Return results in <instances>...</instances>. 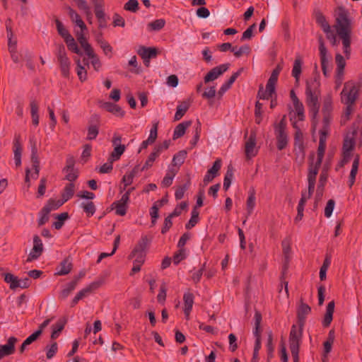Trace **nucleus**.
I'll return each mask as SVG.
<instances>
[{
  "mask_svg": "<svg viewBox=\"0 0 362 362\" xmlns=\"http://www.w3.org/2000/svg\"><path fill=\"white\" fill-rule=\"evenodd\" d=\"M336 20L337 23L334 27L337 35L341 40L343 52L345 54V57L349 59L351 42V21L347 18L345 11L341 8H339Z\"/></svg>",
  "mask_w": 362,
  "mask_h": 362,
  "instance_id": "obj_1",
  "label": "nucleus"
},
{
  "mask_svg": "<svg viewBox=\"0 0 362 362\" xmlns=\"http://www.w3.org/2000/svg\"><path fill=\"white\" fill-rule=\"evenodd\" d=\"M320 82L317 77L306 82L305 96L306 103L309 107V112L313 120V128H315L316 119L319 112L320 95Z\"/></svg>",
  "mask_w": 362,
  "mask_h": 362,
  "instance_id": "obj_2",
  "label": "nucleus"
},
{
  "mask_svg": "<svg viewBox=\"0 0 362 362\" xmlns=\"http://www.w3.org/2000/svg\"><path fill=\"white\" fill-rule=\"evenodd\" d=\"M151 242V240L147 235H142L129 255V259H132L134 262L138 263H144Z\"/></svg>",
  "mask_w": 362,
  "mask_h": 362,
  "instance_id": "obj_3",
  "label": "nucleus"
},
{
  "mask_svg": "<svg viewBox=\"0 0 362 362\" xmlns=\"http://www.w3.org/2000/svg\"><path fill=\"white\" fill-rule=\"evenodd\" d=\"M281 68L278 66L274 69L267 81L266 88H260L258 91V97L260 99H269L275 93L276 84L278 80Z\"/></svg>",
  "mask_w": 362,
  "mask_h": 362,
  "instance_id": "obj_4",
  "label": "nucleus"
},
{
  "mask_svg": "<svg viewBox=\"0 0 362 362\" xmlns=\"http://www.w3.org/2000/svg\"><path fill=\"white\" fill-rule=\"evenodd\" d=\"M358 95V88L353 82L344 84L341 93V100L343 104L354 105Z\"/></svg>",
  "mask_w": 362,
  "mask_h": 362,
  "instance_id": "obj_5",
  "label": "nucleus"
},
{
  "mask_svg": "<svg viewBox=\"0 0 362 362\" xmlns=\"http://www.w3.org/2000/svg\"><path fill=\"white\" fill-rule=\"evenodd\" d=\"M322 163H317V158H315V153L310 156V163L308 174V191L314 192L316 182V176Z\"/></svg>",
  "mask_w": 362,
  "mask_h": 362,
  "instance_id": "obj_6",
  "label": "nucleus"
},
{
  "mask_svg": "<svg viewBox=\"0 0 362 362\" xmlns=\"http://www.w3.org/2000/svg\"><path fill=\"white\" fill-rule=\"evenodd\" d=\"M301 339V329L297 330L293 326L289 336V348L293 358V362H298L299 346Z\"/></svg>",
  "mask_w": 362,
  "mask_h": 362,
  "instance_id": "obj_7",
  "label": "nucleus"
},
{
  "mask_svg": "<svg viewBox=\"0 0 362 362\" xmlns=\"http://www.w3.org/2000/svg\"><path fill=\"white\" fill-rule=\"evenodd\" d=\"M57 57L60 66L62 75L65 77H68L70 74L71 62L67 56L64 45H62L58 47Z\"/></svg>",
  "mask_w": 362,
  "mask_h": 362,
  "instance_id": "obj_8",
  "label": "nucleus"
},
{
  "mask_svg": "<svg viewBox=\"0 0 362 362\" xmlns=\"http://www.w3.org/2000/svg\"><path fill=\"white\" fill-rule=\"evenodd\" d=\"M4 281L10 288L15 290L18 288H26L30 286L31 281L28 277L19 279L11 273H6L4 275Z\"/></svg>",
  "mask_w": 362,
  "mask_h": 362,
  "instance_id": "obj_9",
  "label": "nucleus"
},
{
  "mask_svg": "<svg viewBox=\"0 0 362 362\" xmlns=\"http://www.w3.org/2000/svg\"><path fill=\"white\" fill-rule=\"evenodd\" d=\"M286 122L285 116L281 119L279 124L274 127L275 134L277 139V148L279 150L284 149L288 144V136L285 132Z\"/></svg>",
  "mask_w": 362,
  "mask_h": 362,
  "instance_id": "obj_10",
  "label": "nucleus"
},
{
  "mask_svg": "<svg viewBox=\"0 0 362 362\" xmlns=\"http://www.w3.org/2000/svg\"><path fill=\"white\" fill-rule=\"evenodd\" d=\"M8 47L11 57L14 63L21 62V54L17 51V39L13 36L11 28L6 25Z\"/></svg>",
  "mask_w": 362,
  "mask_h": 362,
  "instance_id": "obj_11",
  "label": "nucleus"
},
{
  "mask_svg": "<svg viewBox=\"0 0 362 362\" xmlns=\"http://www.w3.org/2000/svg\"><path fill=\"white\" fill-rule=\"evenodd\" d=\"M317 23L321 26L323 31L326 33L327 38L331 42L333 46L338 45L337 36L331 30L328 23L326 21L325 18L320 13L316 16Z\"/></svg>",
  "mask_w": 362,
  "mask_h": 362,
  "instance_id": "obj_12",
  "label": "nucleus"
},
{
  "mask_svg": "<svg viewBox=\"0 0 362 362\" xmlns=\"http://www.w3.org/2000/svg\"><path fill=\"white\" fill-rule=\"evenodd\" d=\"M324 127L320 131V139H319V146L317 148V153L315 154V158H317V163H322V158L324 157L325 148H326V141L328 134V125L329 124L324 123Z\"/></svg>",
  "mask_w": 362,
  "mask_h": 362,
  "instance_id": "obj_13",
  "label": "nucleus"
},
{
  "mask_svg": "<svg viewBox=\"0 0 362 362\" xmlns=\"http://www.w3.org/2000/svg\"><path fill=\"white\" fill-rule=\"evenodd\" d=\"M335 62L337 64L335 83L337 88H338L341 86L344 78L346 59L341 54L337 53L335 56Z\"/></svg>",
  "mask_w": 362,
  "mask_h": 362,
  "instance_id": "obj_14",
  "label": "nucleus"
},
{
  "mask_svg": "<svg viewBox=\"0 0 362 362\" xmlns=\"http://www.w3.org/2000/svg\"><path fill=\"white\" fill-rule=\"evenodd\" d=\"M355 134L356 131H354L351 134L346 135L343 144V162L345 163L351 158V151L354 150L355 146Z\"/></svg>",
  "mask_w": 362,
  "mask_h": 362,
  "instance_id": "obj_15",
  "label": "nucleus"
},
{
  "mask_svg": "<svg viewBox=\"0 0 362 362\" xmlns=\"http://www.w3.org/2000/svg\"><path fill=\"white\" fill-rule=\"evenodd\" d=\"M293 107L289 112L290 119L292 122L293 128H297L298 122L304 120V107L302 103L293 104Z\"/></svg>",
  "mask_w": 362,
  "mask_h": 362,
  "instance_id": "obj_16",
  "label": "nucleus"
},
{
  "mask_svg": "<svg viewBox=\"0 0 362 362\" xmlns=\"http://www.w3.org/2000/svg\"><path fill=\"white\" fill-rule=\"evenodd\" d=\"M333 110V98L332 93H327L322 100V113L324 123L329 124L331 119V113Z\"/></svg>",
  "mask_w": 362,
  "mask_h": 362,
  "instance_id": "obj_17",
  "label": "nucleus"
},
{
  "mask_svg": "<svg viewBox=\"0 0 362 362\" xmlns=\"http://www.w3.org/2000/svg\"><path fill=\"white\" fill-rule=\"evenodd\" d=\"M129 201V192H126L117 202H115L112 206L115 210V213L119 216H124L127 213L128 203Z\"/></svg>",
  "mask_w": 362,
  "mask_h": 362,
  "instance_id": "obj_18",
  "label": "nucleus"
},
{
  "mask_svg": "<svg viewBox=\"0 0 362 362\" xmlns=\"http://www.w3.org/2000/svg\"><path fill=\"white\" fill-rule=\"evenodd\" d=\"M230 67V64H223L213 68L204 76V82L209 83L217 79L220 76L225 73Z\"/></svg>",
  "mask_w": 362,
  "mask_h": 362,
  "instance_id": "obj_19",
  "label": "nucleus"
},
{
  "mask_svg": "<svg viewBox=\"0 0 362 362\" xmlns=\"http://www.w3.org/2000/svg\"><path fill=\"white\" fill-rule=\"evenodd\" d=\"M258 153V148L256 146V136L254 134H250L245 144V153L247 159L254 158Z\"/></svg>",
  "mask_w": 362,
  "mask_h": 362,
  "instance_id": "obj_20",
  "label": "nucleus"
},
{
  "mask_svg": "<svg viewBox=\"0 0 362 362\" xmlns=\"http://www.w3.org/2000/svg\"><path fill=\"white\" fill-rule=\"evenodd\" d=\"M74 60L76 65V71L77 76H78L79 80L81 82L86 81L87 69H86V66H89V62H88L87 59L84 58L83 59V62H82L78 57H75L74 58Z\"/></svg>",
  "mask_w": 362,
  "mask_h": 362,
  "instance_id": "obj_21",
  "label": "nucleus"
},
{
  "mask_svg": "<svg viewBox=\"0 0 362 362\" xmlns=\"http://www.w3.org/2000/svg\"><path fill=\"white\" fill-rule=\"evenodd\" d=\"M43 251V244L39 236L35 235L33 237V247L30 250L28 261L31 262L34 259H37L42 254Z\"/></svg>",
  "mask_w": 362,
  "mask_h": 362,
  "instance_id": "obj_22",
  "label": "nucleus"
},
{
  "mask_svg": "<svg viewBox=\"0 0 362 362\" xmlns=\"http://www.w3.org/2000/svg\"><path fill=\"white\" fill-rule=\"evenodd\" d=\"M68 13L71 22L75 25V29L78 31L87 32L88 28L80 15L71 8H68Z\"/></svg>",
  "mask_w": 362,
  "mask_h": 362,
  "instance_id": "obj_23",
  "label": "nucleus"
},
{
  "mask_svg": "<svg viewBox=\"0 0 362 362\" xmlns=\"http://www.w3.org/2000/svg\"><path fill=\"white\" fill-rule=\"evenodd\" d=\"M18 339L15 337H11L8 339L6 344L0 345V358L13 354L15 351V345Z\"/></svg>",
  "mask_w": 362,
  "mask_h": 362,
  "instance_id": "obj_24",
  "label": "nucleus"
},
{
  "mask_svg": "<svg viewBox=\"0 0 362 362\" xmlns=\"http://www.w3.org/2000/svg\"><path fill=\"white\" fill-rule=\"evenodd\" d=\"M137 53L143 59L145 65L148 66L150 59L156 57L157 49L155 47L141 46L138 49Z\"/></svg>",
  "mask_w": 362,
  "mask_h": 362,
  "instance_id": "obj_25",
  "label": "nucleus"
},
{
  "mask_svg": "<svg viewBox=\"0 0 362 362\" xmlns=\"http://www.w3.org/2000/svg\"><path fill=\"white\" fill-rule=\"evenodd\" d=\"M303 66V59L300 55L297 54L293 62V68L291 71V76L295 78V83L296 84H298L300 82Z\"/></svg>",
  "mask_w": 362,
  "mask_h": 362,
  "instance_id": "obj_26",
  "label": "nucleus"
},
{
  "mask_svg": "<svg viewBox=\"0 0 362 362\" xmlns=\"http://www.w3.org/2000/svg\"><path fill=\"white\" fill-rule=\"evenodd\" d=\"M221 160L220 159H217L213 164V166L208 170L206 174L204 177V182L205 185H207L209 182L213 180L214 177H216L218 175V172L221 169Z\"/></svg>",
  "mask_w": 362,
  "mask_h": 362,
  "instance_id": "obj_27",
  "label": "nucleus"
},
{
  "mask_svg": "<svg viewBox=\"0 0 362 362\" xmlns=\"http://www.w3.org/2000/svg\"><path fill=\"white\" fill-rule=\"evenodd\" d=\"M74 161L73 158H69L66 161V165L64 169L66 179L70 182L74 181L78 177V172L74 168Z\"/></svg>",
  "mask_w": 362,
  "mask_h": 362,
  "instance_id": "obj_28",
  "label": "nucleus"
},
{
  "mask_svg": "<svg viewBox=\"0 0 362 362\" xmlns=\"http://www.w3.org/2000/svg\"><path fill=\"white\" fill-rule=\"evenodd\" d=\"M184 300V313L187 320H189V315L194 304V296L191 293H185L183 296Z\"/></svg>",
  "mask_w": 362,
  "mask_h": 362,
  "instance_id": "obj_29",
  "label": "nucleus"
},
{
  "mask_svg": "<svg viewBox=\"0 0 362 362\" xmlns=\"http://www.w3.org/2000/svg\"><path fill=\"white\" fill-rule=\"evenodd\" d=\"M311 309L309 305L305 303H301L298 309V317L300 322V327L297 328L296 325H294L297 330L301 329V332L303 331V326L304 324V321L305 320L306 316L310 313Z\"/></svg>",
  "mask_w": 362,
  "mask_h": 362,
  "instance_id": "obj_30",
  "label": "nucleus"
},
{
  "mask_svg": "<svg viewBox=\"0 0 362 362\" xmlns=\"http://www.w3.org/2000/svg\"><path fill=\"white\" fill-rule=\"evenodd\" d=\"M86 33L87 32L78 31V29L74 30L76 39L78 43L81 45V47L83 49L85 53L93 49L91 45L87 41Z\"/></svg>",
  "mask_w": 362,
  "mask_h": 362,
  "instance_id": "obj_31",
  "label": "nucleus"
},
{
  "mask_svg": "<svg viewBox=\"0 0 362 362\" xmlns=\"http://www.w3.org/2000/svg\"><path fill=\"white\" fill-rule=\"evenodd\" d=\"M101 107L106 110L107 112L112 113L115 116L123 117L124 116V111L117 105L110 103L105 102L101 105Z\"/></svg>",
  "mask_w": 362,
  "mask_h": 362,
  "instance_id": "obj_32",
  "label": "nucleus"
},
{
  "mask_svg": "<svg viewBox=\"0 0 362 362\" xmlns=\"http://www.w3.org/2000/svg\"><path fill=\"white\" fill-rule=\"evenodd\" d=\"M243 70V69L241 68L236 72L233 73V75L230 77V78L222 84L218 90V94L220 95H223L230 88V86L235 81L237 78L241 74Z\"/></svg>",
  "mask_w": 362,
  "mask_h": 362,
  "instance_id": "obj_33",
  "label": "nucleus"
},
{
  "mask_svg": "<svg viewBox=\"0 0 362 362\" xmlns=\"http://www.w3.org/2000/svg\"><path fill=\"white\" fill-rule=\"evenodd\" d=\"M177 173V169L174 167H168L167 173L161 182L163 187H168L173 184L175 176Z\"/></svg>",
  "mask_w": 362,
  "mask_h": 362,
  "instance_id": "obj_34",
  "label": "nucleus"
},
{
  "mask_svg": "<svg viewBox=\"0 0 362 362\" xmlns=\"http://www.w3.org/2000/svg\"><path fill=\"white\" fill-rule=\"evenodd\" d=\"M162 152V147H155L153 151L150 153L148 158L146 159L144 166L142 167V170H147L151 168L156 158L160 156Z\"/></svg>",
  "mask_w": 362,
  "mask_h": 362,
  "instance_id": "obj_35",
  "label": "nucleus"
},
{
  "mask_svg": "<svg viewBox=\"0 0 362 362\" xmlns=\"http://www.w3.org/2000/svg\"><path fill=\"white\" fill-rule=\"evenodd\" d=\"M40 166H33L31 169L27 168L25 170V181L27 185L26 189L28 190L30 186V181L31 179L36 180L39 176Z\"/></svg>",
  "mask_w": 362,
  "mask_h": 362,
  "instance_id": "obj_36",
  "label": "nucleus"
},
{
  "mask_svg": "<svg viewBox=\"0 0 362 362\" xmlns=\"http://www.w3.org/2000/svg\"><path fill=\"white\" fill-rule=\"evenodd\" d=\"M78 8L86 15L87 21L91 23L93 14L86 0H74Z\"/></svg>",
  "mask_w": 362,
  "mask_h": 362,
  "instance_id": "obj_37",
  "label": "nucleus"
},
{
  "mask_svg": "<svg viewBox=\"0 0 362 362\" xmlns=\"http://www.w3.org/2000/svg\"><path fill=\"white\" fill-rule=\"evenodd\" d=\"M359 160H360L359 156L356 155L354 157V161H353V163L351 165V169L349 181H348L349 185L350 187H351L355 182L356 176L357 175L358 170Z\"/></svg>",
  "mask_w": 362,
  "mask_h": 362,
  "instance_id": "obj_38",
  "label": "nucleus"
},
{
  "mask_svg": "<svg viewBox=\"0 0 362 362\" xmlns=\"http://www.w3.org/2000/svg\"><path fill=\"white\" fill-rule=\"evenodd\" d=\"M79 279V276L75 277L74 280L68 283L61 291L59 297L62 299L66 298L70 293L76 288Z\"/></svg>",
  "mask_w": 362,
  "mask_h": 362,
  "instance_id": "obj_39",
  "label": "nucleus"
},
{
  "mask_svg": "<svg viewBox=\"0 0 362 362\" xmlns=\"http://www.w3.org/2000/svg\"><path fill=\"white\" fill-rule=\"evenodd\" d=\"M187 157V151H180L177 153H176L172 160V165L169 167H174L179 170L181 165L185 162V158Z\"/></svg>",
  "mask_w": 362,
  "mask_h": 362,
  "instance_id": "obj_40",
  "label": "nucleus"
},
{
  "mask_svg": "<svg viewBox=\"0 0 362 362\" xmlns=\"http://www.w3.org/2000/svg\"><path fill=\"white\" fill-rule=\"evenodd\" d=\"M334 310V302L330 301L326 308V313L324 317L322 324L325 327L330 325L332 320L333 313Z\"/></svg>",
  "mask_w": 362,
  "mask_h": 362,
  "instance_id": "obj_41",
  "label": "nucleus"
},
{
  "mask_svg": "<svg viewBox=\"0 0 362 362\" xmlns=\"http://www.w3.org/2000/svg\"><path fill=\"white\" fill-rule=\"evenodd\" d=\"M191 125V122L189 121H187V122H183L180 124H179L175 128V130H174V133H173V139L175 140L181 136H182L185 132H186V129Z\"/></svg>",
  "mask_w": 362,
  "mask_h": 362,
  "instance_id": "obj_42",
  "label": "nucleus"
},
{
  "mask_svg": "<svg viewBox=\"0 0 362 362\" xmlns=\"http://www.w3.org/2000/svg\"><path fill=\"white\" fill-rule=\"evenodd\" d=\"M256 206V197L254 192L249 193L246 202V212L248 217L252 214Z\"/></svg>",
  "mask_w": 362,
  "mask_h": 362,
  "instance_id": "obj_43",
  "label": "nucleus"
},
{
  "mask_svg": "<svg viewBox=\"0 0 362 362\" xmlns=\"http://www.w3.org/2000/svg\"><path fill=\"white\" fill-rule=\"evenodd\" d=\"M22 147L18 140H16L13 146V160L17 167L21 165Z\"/></svg>",
  "mask_w": 362,
  "mask_h": 362,
  "instance_id": "obj_44",
  "label": "nucleus"
},
{
  "mask_svg": "<svg viewBox=\"0 0 362 362\" xmlns=\"http://www.w3.org/2000/svg\"><path fill=\"white\" fill-rule=\"evenodd\" d=\"M80 206L88 217L92 216L95 212V206L92 201H83Z\"/></svg>",
  "mask_w": 362,
  "mask_h": 362,
  "instance_id": "obj_45",
  "label": "nucleus"
},
{
  "mask_svg": "<svg viewBox=\"0 0 362 362\" xmlns=\"http://www.w3.org/2000/svg\"><path fill=\"white\" fill-rule=\"evenodd\" d=\"M87 58L90 60V64L93 66L95 71H99L101 67V62L97 56V54L94 52L93 49L85 53Z\"/></svg>",
  "mask_w": 362,
  "mask_h": 362,
  "instance_id": "obj_46",
  "label": "nucleus"
},
{
  "mask_svg": "<svg viewBox=\"0 0 362 362\" xmlns=\"http://www.w3.org/2000/svg\"><path fill=\"white\" fill-rule=\"evenodd\" d=\"M189 107V103L187 101H184L179 104L175 114V120H180L185 115Z\"/></svg>",
  "mask_w": 362,
  "mask_h": 362,
  "instance_id": "obj_47",
  "label": "nucleus"
},
{
  "mask_svg": "<svg viewBox=\"0 0 362 362\" xmlns=\"http://www.w3.org/2000/svg\"><path fill=\"white\" fill-rule=\"evenodd\" d=\"M74 191L75 187L73 183H69L66 185L64 189V192L62 194V200L64 202V203L67 202L73 197Z\"/></svg>",
  "mask_w": 362,
  "mask_h": 362,
  "instance_id": "obj_48",
  "label": "nucleus"
},
{
  "mask_svg": "<svg viewBox=\"0 0 362 362\" xmlns=\"http://www.w3.org/2000/svg\"><path fill=\"white\" fill-rule=\"evenodd\" d=\"M64 42H66L68 49L71 52H72L75 54H77L78 55L82 54V53L78 46L77 42H76L75 39L72 37V35L70 36L69 37H68L67 39H66L64 40Z\"/></svg>",
  "mask_w": 362,
  "mask_h": 362,
  "instance_id": "obj_49",
  "label": "nucleus"
},
{
  "mask_svg": "<svg viewBox=\"0 0 362 362\" xmlns=\"http://www.w3.org/2000/svg\"><path fill=\"white\" fill-rule=\"evenodd\" d=\"M50 209L48 206H44L39 213V218L37 220L38 225L42 226L45 225L49 218Z\"/></svg>",
  "mask_w": 362,
  "mask_h": 362,
  "instance_id": "obj_50",
  "label": "nucleus"
},
{
  "mask_svg": "<svg viewBox=\"0 0 362 362\" xmlns=\"http://www.w3.org/2000/svg\"><path fill=\"white\" fill-rule=\"evenodd\" d=\"M55 218H56V221L53 223L52 226L55 229L59 230V229L62 228V227L64 224V222L69 218L68 213L64 212V213L58 214L57 216H56Z\"/></svg>",
  "mask_w": 362,
  "mask_h": 362,
  "instance_id": "obj_51",
  "label": "nucleus"
},
{
  "mask_svg": "<svg viewBox=\"0 0 362 362\" xmlns=\"http://www.w3.org/2000/svg\"><path fill=\"white\" fill-rule=\"evenodd\" d=\"M199 212L198 211L197 209L194 208L191 213V218L185 225L187 229H191L199 222Z\"/></svg>",
  "mask_w": 362,
  "mask_h": 362,
  "instance_id": "obj_52",
  "label": "nucleus"
},
{
  "mask_svg": "<svg viewBox=\"0 0 362 362\" xmlns=\"http://www.w3.org/2000/svg\"><path fill=\"white\" fill-rule=\"evenodd\" d=\"M126 147L125 146H114V149L111 154L110 155V158L111 160L117 161L118 160L121 156L124 153L125 151Z\"/></svg>",
  "mask_w": 362,
  "mask_h": 362,
  "instance_id": "obj_53",
  "label": "nucleus"
},
{
  "mask_svg": "<svg viewBox=\"0 0 362 362\" xmlns=\"http://www.w3.org/2000/svg\"><path fill=\"white\" fill-rule=\"evenodd\" d=\"M71 264L68 260H64L59 265L57 274L59 275H66L71 272Z\"/></svg>",
  "mask_w": 362,
  "mask_h": 362,
  "instance_id": "obj_54",
  "label": "nucleus"
},
{
  "mask_svg": "<svg viewBox=\"0 0 362 362\" xmlns=\"http://www.w3.org/2000/svg\"><path fill=\"white\" fill-rule=\"evenodd\" d=\"M98 287V284L96 282H93L89 284L88 286L83 288L81 291H79L77 294L81 296L83 299L86 296H87L92 291L96 289Z\"/></svg>",
  "mask_w": 362,
  "mask_h": 362,
  "instance_id": "obj_55",
  "label": "nucleus"
},
{
  "mask_svg": "<svg viewBox=\"0 0 362 362\" xmlns=\"http://www.w3.org/2000/svg\"><path fill=\"white\" fill-rule=\"evenodd\" d=\"M56 26L58 33L63 37L64 40L71 36L68 30L64 27L60 21L56 20Z\"/></svg>",
  "mask_w": 362,
  "mask_h": 362,
  "instance_id": "obj_56",
  "label": "nucleus"
},
{
  "mask_svg": "<svg viewBox=\"0 0 362 362\" xmlns=\"http://www.w3.org/2000/svg\"><path fill=\"white\" fill-rule=\"evenodd\" d=\"M331 259L330 257H327L320 269V279L323 281L326 279L327 272L330 266Z\"/></svg>",
  "mask_w": 362,
  "mask_h": 362,
  "instance_id": "obj_57",
  "label": "nucleus"
},
{
  "mask_svg": "<svg viewBox=\"0 0 362 362\" xmlns=\"http://www.w3.org/2000/svg\"><path fill=\"white\" fill-rule=\"evenodd\" d=\"M135 175V170H132L130 172L125 173L122 180V182L124 185V188H126L127 186L130 185L133 182Z\"/></svg>",
  "mask_w": 362,
  "mask_h": 362,
  "instance_id": "obj_58",
  "label": "nucleus"
},
{
  "mask_svg": "<svg viewBox=\"0 0 362 362\" xmlns=\"http://www.w3.org/2000/svg\"><path fill=\"white\" fill-rule=\"evenodd\" d=\"M165 24V20L160 18L150 23L148 26L151 30L157 31L162 29Z\"/></svg>",
  "mask_w": 362,
  "mask_h": 362,
  "instance_id": "obj_59",
  "label": "nucleus"
},
{
  "mask_svg": "<svg viewBox=\"0 0 362 362\" xmlns=\"http://www.w3.org/2000/svg\"><path fill=\"white\" fill-rule=\"evenodd\" d=\"M346 105V108L344 111V113L341 116V122L345 123L349 119L351 115H352L354 112V105H349V104H344Z\"/></svg>",
  "mask_w": 362,
  "mask_h": 362,
  "instance_id": "obj_60",
  "label": "nucleus"
},
{
  "mask_svg": "<svg viewBox=\"0 0 362 362\" xmlns=\"http://www.w3.org/2000/svg\"><path fill=\"white\" fill-rule=\"evenodd\" d=\"M319 42H320L319 51H320V60L325 59H332L331 55L329 54L327 48L325 47L324 42L321 39H320Z\"/></svg>",
  "mask_w": 362,
  "mask_h": 362,
  "instance_id": "obj_61",
  "label": "nucleus"
},
{
  "mask_svg": "<svg viewBox=\"0 0 362 362\" xmlns=\"http://www.w3.org/2000/svg\"><path fill=\"white\" fill-rule=\"evenodd\" d=\"M312 194L313 192H310L309 191L302 192L301 198L299 201L297 209H302L304 211L305 205L307 201L311 197Z\"/></svg>",
  "mask_w": 362,
  "mask_h": 362,
  "instance_id": "obj_62",
  "label": "nucleus"
},
{
  "mask_svg": "<svg viewBox=\"0 0 362 362\" xmlns=\"http://www.w3.org/2000/svg\"><path fill=\"white\" fill-rule=\"evenodd\" d=\"M321 66L322 72L325 76H328L329 75V73L331 71V59H321Z\"/></svg>",
  "mask_w": 362,
  "mask_h": 362,
  "instance_id": "obj_63",
  "label": "nucleus"
},
{
  "mask_svg": "<svg viewBox=\"0 0 362 362\" xmlns=\"http://www.w3.org/2000/svg\"><path fill=\"white\" fill-rule=\"evenodd\" d=\"M232 52L237 57H240L243 54H248L250 52V47L247 45H244L240 47H233Z\"/></svg>",
  "mask_w": 362,
  "mask_h": 362,
  "instance_id": "obj_64",
  "label": "nucleus"
}]
</instances>
